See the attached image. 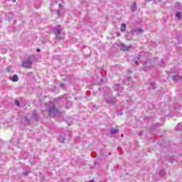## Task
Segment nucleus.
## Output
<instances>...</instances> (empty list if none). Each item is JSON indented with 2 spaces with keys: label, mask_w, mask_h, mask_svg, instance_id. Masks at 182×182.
Returning <instances> with one entry per match:
<instances>
[{
  "label": "nucleus",
  "mask_w": 182,
  "mask_h": 182,
  "mask_svg": "<svg viewBox=\"0 0 182 182\" xmlns=\"http://www.w3.org/2000/svg\"><path fill=\"white\" fill-rule=\"evenodd\" d=\"M48 107V113L50 117H56L59 114V109H56V106L55 105V102H50L47 105Z\"/></svg>",
  "instance_id": "1"
},
{
  "label": "nucleus",
  "mask_w": 182,
  "mask_h": 182,
  "mask_svg": "<svg viewBox=\"0 0 182 182\" xmlns=\"http://www.w3.org/2000/svg\"><path fill=\"white\" fill-rule=\"evenodd\" d=\"M32 66V60H31V58H28L26 60L23 61L21 63V67L24 69H28V68H31Z\"/></svg>",
  "instance_id": "2"
},
{
  "label": "nucleus",
  "mask_w": 182,
  "mask_h": 182,
  "mask_svg": "<svg viewBox=\"0 0 182 182\" xmlns=\"http://www.w3.org/2000/svg\"><path fill=\"white\" fill-rule=\"evenodd\" d=\"M54 31H55V34L57 39L60 41V39H62V37L60 36V35H62L60 25H58V26L54 28Z\"/></svg>",
  "instance_id": "3"
},
{
  "label": "nucleus",
  "mask_w": 182,
  "mask_h": 182,
  "mask_svg": "<svg viewBox=\"0 0 182 182\" xmlns=\"http://www.w3.org/2000/svg\"><path fill=\"white\" fill-rule=\"evenodd\" d=\"M105 102L109 105H113L115 103L114 98H112V97L109 95L105 96Z\"/></svg>",
  "instance_id": "4"
},
{
  "label": "nucleus",
  "mask_w": 182,
  "mask_h": 182,
  "mask_svg": "<svg viewBox=\"0 0 182 182\" xmlns=\"http://www.w3.org/2000/svg\"><path fill=\"white\" fill-rule=\"evenodd\" d=\"M151 69V61L149 60L144 65V70L145 72H147L148 70H150Z\"/></svg>",
  "instance_id": "5"
},
{
  "label": "nucleus",
  "mask_w": 182,
  "mask_h": 182,
  "mask_svg": "<svg viewBox=\"0 0 182 182\" xmlns=\"http://www.w3.org/2000/svg\"><path fill=\"white\" fill-rule=\"evenodd\" d=\"M120 48H121V50L129 51V50H130V49H132V46H127L122 43L120 45Z\"/></svg>",
  "instance_id": "6"
},
{
  "label": "nucleus",
  "mask_w": 182,
  "mask_h": 182,
  "mask_svg": "<svg viewBox=\"0 0 182 182\" xmlns=\"http://www.w3.org/2000/svg\"><path fill=\"white\" fill-rule=\"evenodd\" d=\"M10 80H12V82H18L19 80V77L17 75H14L11 78Z\"/></svg>",
  "instance_id": "7"
},
{
  "label": "nucleus",
  "mask_w": 182,
  "mask_h": 182,
  "mask_svg": "<svg viewBox=\"0 0 182 182\" xmlns=\"http://www.w3.org/2000/svg\"><path fill=\"white\" fill-rule=\"evenodd\" d=\"M65 140H66V139L65 138V135H63V134L60 135V136L58 137V141L60 143H63V141H65Z\"/></svg>",
  "instance_id": "8"
},
{
  "label": "nucleus",
  "mask_w": 182,
  "mask_h": 182,
  "mask_svg": "<svg viewBox=\"0 0 182 182\" xmlns=\"http://www.w3.org/2000/svg\"><path fill=\"white\" fill-rule=\"evenodd\" d=\"M120 31L121 32H126V24L124 23L121 24Z\"/></svg>",
  "instance_id": "9"
},
{
  "label": "nucleus",
  "mask_w": 182,
  "mask_h": 182,
  "mask_svg": "<svg viewBox=\"0 0 182 182\" xmlns=\"http://www.w3.org/2000/svg\"><path fill=\"white\" fill-rule=\"evenodd\" d=\"M131 9H132V11L133 12H134V11H136V9H137V6H136V1H134V2L133 3V4L132 5Z\"/></svg>",
  "instance_id": "10"
},
{
  "label": "nucleus",
  "mask_w": 182,
  "mask_h": 182,
  "mask_svg": "<svg viewBox=\"0 0 182 182\" xmlns=\"http://www.w3.org/2000/svg\"><path fill=\"white\" fill-rule=\"evenodd\" d=\"M173 80H175L176 82L178 80H182L181 76H179V75H173Z\"/></svg>",
  "instance_id": "11"
},
{
  "label": "nucleus",
  "mask_w": 182,
  "mask_h": 182,
  "mask_svg": "<svg viewBox=\"0 0 182 182\" xmlns=\"http://www.w3.org/2000/svg\"><path fill=\"white\" fill-rule=\"evenodd\" d=\"M117 133H119V129H113V128H112L110 129L111 134H116Z\"/></svg>",
  "instance_id": "12"
},
{
  "label": "nucleus",
  "mask_w": 182,
  "mask_h": 182,
  "mask_svg": "<svg viewBox=\"0 0 182 182\" xmlns=\"http://www.w3.org/2000/svg\"><path fill=\"white\" fill-rule=\"evenodd\" d=\"M176 130H177V131L182 130V123H179L177 124V126L176 127Z\"/></svg>",
  "instance_id": "13"
},
{
  "label": "nucleus",
  "mask_w": 182,
  "mask_h": 182,
  "mask_svg": "<svg viewBox=\"0 0 182 182\" xmlns=\"http://www.w3.org/2000/svg\"><path fill=\"white\" fill-rule=\"evenodd\" d=\"M176 18H178V19H181V18H182V14H181V12H178V13H176Z\"/></svg>",
  "instance_id": "14"
},
{
  "label": "nucleus",
  "mask_w": 182,
  "mask_h": 182,
  "mask_svg": "<svg viewBox=\"0 0 182 182\" xmlns=\"http://www.w3.org/2000/svg\"><path fill=\"white\" fill-rule=\"evenodd\" d=\"M143 32H144V31H143V29H141V28H138V29L136 30V33H137V35H139V34H140V33H143Z\"/></svg>",
  "instance_id": "15"
},
{
  "label": "nucleus",
  "mask_w": 182,
  "mask_h": 182,
  "mask_svg": "<svg viewBox=\"0 0 182 182\" xmlns=\"http://www.w3.org/2000/svg\"><path fill=\"white\" fill-rule=\"evenodd\" d=\"M129 82H132V78H129L128 80H127L125 81V84H126V85H129L130 86H133L132 84L130 85V83H129Z\"/></svg>",
  "instance_id": "16"
},
{
  "label": "nucleus",
  "mask_w": 182,
  "mask_h": 182,
  "mask_svg": "<svg viewBox=\"0 0 182 182\" xmlns=\"http://www.w3.org/2000/svg\"><path fill=\"white\" fill-rule=\"evenodd\" d=\"M159 175L160 176H166V171H164V169L161 170L159 172Z\"/></svg>",
  "instance_id": "17"
},
{
  "label": "nucleus",
  "mask_w": 182,
  "mask_h": 182,
  "mask_svg": "<svg viewBox=\"0 0 182 182\" xmlns=\"http://www.w3.org/2000/svg\"><path fill=\"white\" fill-rule=\"evenodd\" d=\"M131 33H132V35H137V30L132 29Z\"/></svg>",
  "instance_id": "18"
},
{
  "label": "nucleus",
  "mask_w": 182,
  "mask_h": 182,
  "mask_svg": "<svg viewBox=\"0 0 182 182\" xmlns=\"http://www.w3.org/2000/svg\"><path fill=\"white\" fill-rule=\"evenodd\" d=\"M29 171H24V172H22V175L24 176V177H26L28 176H29Z\"/></svg>",
  "instance_id": "19"
},
{
  "label": "nucleus",
  "mask_w": 182,
  "mask_h": 182,
  "mask_svg": "<svg viewBox=\"0 0 182 182\" xmlns=\"http://www.w3.org/2000/svg\"><path fill=\"white\" fill-rule=\"evenodd\" d=\"M72 106V102L68 101L66 103V107H70Z\"/></svg>",
  "instance_id": "20"
},
{
  "label": "nucleus",
  "mask_w": 182,
  "mask_h": 182,
  "mask_svg": "<svg viewBox=\"0 0 182 182\" xmlns=\"http://www.w3.org/2000/svg\"><path fill=\"white\" fill-rule=\"evenodd\" d=\"M119 87H120V85L117 84V85H115L114 89L119 92L120 90Z\"/></svg>",
  "instance_id": "21"
},
{
  "label": "nucleus",
  "mask_w": 182,
  "mask_h": 182,
  "mask_svg": "<svg viewBox=\"0 0 182 182\" xmlns=\"http://www.w3.org/2000/svg\"><path fill=\"white\" fill-rule=\"evenodd\" d=\"M15 105H16V106L19 107V106H20L19 101H18V100H16V101H15Z\"/></svg>",
  "instance_id": "22"
},
{
  "label": "nucleus",
  "mask_w": 182,
  "mask_h": 182,
  "mask_svg": "<svg viewBox=\"0 0 182 182\" xmlns=\"http://www.w3.org/2000/svg\"><path fill=\"white\" fill-rule=\"evenodd\" d=\"M159 66H164V61L161 60V63L159 64Z\"/></svg>",
  "instance_id": "23"
},
{
  "label": "nucleus",
  "mask_w": 182,
  "mask_h": 182,
  "mask_svg": "<svg viewBox=\"0 0 182 182\" xmlns=\"http://www.w3.org/2000/svg\"><path fill=\"white\" fill-rule=\"evenodd\" d=\"M135 65H136L137 66H139V61H135Z\"/></svg>",
  "instance_id": "24"
},
{
  "label": "nucleus",
  "mask_w": 182,
  "mask_h": 182,
  "mask_svg": "<svg viewBox=\"0 0 182 182\" xmlns=\"http://www.w3.org/2000/svg\"><path fill=\"white\" fill-rule=\"evenodd\" d=\"M146 2H151L152 0H144Z\"/></svg>",
  "instance_id": "25"
},
{
  "label": "nucleus",
  "mask_w": 182,
  "mask_h": 182,
  "mask_svg": "<svg viewBox=\"0 0 182 182\" xmlns=\"http://www.w3.org/2000/svg\"><path fill=\"white\" fill-rule=\"evenodd\" d=\"M57 12H58V14L60 15V10H58Z\"/></svg>",
  "instance_id": "26"
},
{
  "label": "nucleus",
  "mask_w": 182,
  "mask_h": 182,
  "mask_svg": "<svg viewBox=\"0 0 182 182\" xmlns=\"http://www.w3.org/2000/svg\"><path fill=\"white\" fill-rule=\"evenodd\" d=\"M64 86H65V84H61V85H60V87H63Z\"/></svg>",
  "instance_id": "27"
},
{
  "label": "nucleus",
  "mask_w": 182,
  "mask_h": 182,
  "mask_svg": "<svg viewBox=\"0 0 182 182\" xmlns=\"http://www.w3.org/2000/svg\"><path fill=\"white\" fill-rule=\"evenodd\" d=\"M37 52H41V49L38 48Z\"/></svg>",
  "instance_id": "28"
},
{
  "label": "nucleus",
  "mask_w": 182,
  "mask_h": 182,
  "mask_svg": "<svg viewBox=\"0 0 182 182\" xmlns=\"http://www.w3.org/2000/svg\"><path fill=\"white\" fill-rule=\"evenodd\" d=\"M59 8H62V4H59Z\"/></svg>",
  "instance_id": "29"
},
{
  "label": "nucleus",
  "mask_w": 182,
  "mask_h": 182,
  "mask_svg": "<svg viewBox=\"0 0 182 182\" xmlns=\"http://www.w3.org/2000/svg\"><path fill=\"white\" fill-rule=\"evenodd\" d=\"M26 120H27V123H29V119H26Z\"/></svg>",
  "instance_id": "30"
},
{
  "label": "nucleus",
  "mask_w": 182,
  "mask_h": 182,
  "mask_svg": "<svg viewBox=\"0 0 182 182\" xmlns=\"http://www.w3.org/2000/svg\"><path fill=\"white\" fill-rule=\"evenodd\" d=\"M13 3H14V2H16V0H13V1H12Z\"/></svg>",
  "instance_id": "31"
},
{
  "label": "nucleus",
  "mask_w": 182,
  "mask_h": 182,
  "mask_svg": "<svg viewBox=\"0 0 182 182\" xmlns=\"http://www.w3.org/2000/svg\"><path fill=\"white\" fill-rule=\"evenodd\" d=\"M88 182H95L94 181H92V180H91V181H88Z\"/></svg>",
  "instance_id": "32"
},
{
  "label": "nucleus",
  "mask_w": 182,
  "mask_h": 182,
  "mask_svg": "<svg viewBox=\"0 0 182 182\" xmlns=\"http://www.w3.org/2000/svg\"><path fill=\"white\" fill-rule=\"evenodd\" d=\"M139 136H141V132L139 133Z\"/></svg>",
  "instance_id": "33"
},
{
  "label": "nucleus",
  "mask_w": 182,
  "mask_h": 182,
  "mask_svg": "<svg viewBox=\"0 0 182 182\" xmlns=\"http://www.w3.org/2000/svg\"><path fill=\"white\" fill-rule=\"evenodd\" d=\"M171 163H173V160L171 161Z\"/></svg>",
  "instance_id": "34"
}]
</instances>
